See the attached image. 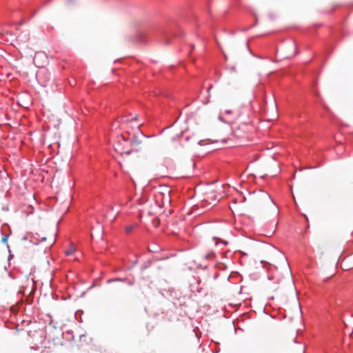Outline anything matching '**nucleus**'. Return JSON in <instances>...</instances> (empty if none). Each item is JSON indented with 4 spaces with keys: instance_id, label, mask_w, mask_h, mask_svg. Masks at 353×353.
I'll return each instance as SVG.
<instances>
[{
    "instance_id": "15",
    "label": "nucleus",
    "mask_w": 353,
    "mask_h": 353,
    "mask_svg": "<svg viewBox=\"0 0 353 353\" xmlns=\"http://www.w3.org/2000/svg\"><path fill=\"white\" fill-rule=\"evenodd\" d=\"M225 112L228 114H230L232 112V111L230 110H228V109H225Z\"/></svg>"
},
{
    "instance_id": "18",
    "label": "nucleus",
    "mask_w": 353,
    "mask_h": 353,
    "mask_svg": "<svg viewBox=\"0 0 353 353\" xmlns=\"http://www.w3.org/2000/svg\"><path fill=\"white\" fill-rule=\"evenodd\" d=\"M6 239H7V237H3V238L2 239L3 241H6Z\"/></svg>"
},
{
    "instance_id": "5",
    "label": "nucleus",
    "mask_w": 353,
    "mask_h": 353,
    "mask_svg": "<svg viewBox=\"0 0 353 353\" xmlns=\"http://www.w3.org/2000/svg\"><path fill=\"white\" fill-rule=\"evenodd\" d=\"M215 191H208L205 193V201L209 204H214L216 201H219L221 196H218L214 194Z\"/></svg>"
},
{
    "instance_id": "9",
    "label": "nucleus",
    "mask_w": 353,
    "mask_h": 353,
    "mask_svg": "<svg viewBox=\"0 0 353 353\" xmlns=\"http://www.w3.org/2000/svg\"><path fill=\"white\" fill-rule=\"evenodd\" d=\"M33 62H34V64L37 67H41L42 66L43 62L39 61L36 57L33 59Z\"/></svg>"
},
{
    "instance_id": "12",
    "label": "nucleus",
    "mask_w": 353,
    "mask_h": 353,
    "mask_svg": "<svg viewBox=\"0 0 353 353\" xmlns=\"http://www.w3.org/2000/svg\"><path fill=\"white\" fill-rule=\"evenodd\" d=\"M35 55H36L37 57H41V58H43V59H45V58H46V57H45V55H44L43 53H41V52H37V53L35 54Z\"/></svg>"
},
{
    "instance_id": "2",
    "label": "nucleus",
    "mask_w": 353,
    "mask_h": 353,
    "mask_svg": "<svg viewBox=\"0 0 353 353\" xmlns=\"http://www.w3.org/2000/svg\"><path fill=\"white\" fill-rule=\"evenodd\" d=\"M263 255L265 260H263L262 262L264 263L276 265L279 263L285 264L286 262V259L284 255L273 246H268L265 248L263 250Z\"/></svg>"
},
{
    "instance_id": "7",
    "label": "nucleus",
    "mask_w": 353,
    "mask_h": 353,
    "mask_svg": "<svg viewBox=\"0 0 353 353\" xmlns=\"http://www.w3.org/2000/svg\"><path fill=\"white\" fill-rule=\"evenodd\" d=\"M141 141L138 139L137 138H133L131 141V145L132 147V150H139L141 148Z\"/></svg>"
},
{
    "instance_id": "14",
    "label": "nucleus",
    "mask_w": 353,
    "mask_h": 353,
    "mask_svg": "<svg viewBox=\"0 0 353 353\" xmlns=\"http://www.w3.org/2000/svg\"><path fill=\"white\" fill-rule=\"evenodd\" d=\"M137 118H138V115L135 114L134 117L132 119L129 120V121H135L137 119Z\"/></svg>"
},
{
    "instance_id": "16",
    "label": "nucleus",
    "mask_w": 353,
    "mask_h": 353,
    "mask_svg": "<svg viewBox=\"0 0 353 353\" xmlns=\"http://www.w3.org/2000/svg\"><path fill=\"white\" fill-rule=\"evenodd\" d=\"M165 201H167V202H168V203H170V196H167V198H165Z\"/></svg>"
},
{
    "instance_id": "13",
    "label": "nucleus",
    "mask_w": 353,
    "mask_h": 353,
    "mask_svg": "<svg viewBox=\"0 0 353 353\" xmlns=\"http://www.w3.org/2000/svg\"><path fill=\"white\" fill-rule=\"evenodd\" d=\"M123 281V279H113V280H109L108 283H110L112 281Z\"/></svg>"
},
{
    "instance_id": "6",
    "label": "nucleus",
    "mask_w": 353,
    "mask_h": 353,
    "mask_svg": "<svg viewBox=\"0 0 353 353\" xmlns=\"http://www.w3.org/2000/svg\"><path fill=\"white\" fill-rule=\"evenodd\" d=\"M114 148L118 152H119L121 154H130L131 152V150H125L124 148H121L120 141H118L117 143V144L114 145Z\"/></svg>"
},
{
    "instance_id": "3",
    "label": "nucleus",
    "mask_w": 353,
    "mask_h": 353,
    "mask_svg": "<svg viewBox=\"0 0 353 353\" xmlns=\"http://www.w3.org/2000/svg\"><path fill=\"white\" fill-rule=\"evenodd\" d=\"M30 33L28 30L22 31L16 39V43L19 49L27 56H32V47L30 45Z\"/></svg>"
},
{
    "instance_id": "17",
    "label": "nucleus",
    "mask_w": 353,
    "mask_h": 353,
    "mask_svg": "<svg viewBox=\"0 0 353 353\" xmlns=\"http://www.w3.org/2000/svg\"><path fill=\"white\" fill-rule=\"evenodd\" d=\"M23 294H26V287L24 288L23 291Z\"/></svg>"
},
{
    "instance_id": "10",
    "label": "nucleus",
    "mask_w": 353,
    "mask_h": 353,
    "mask_svg": "<svg viewBox=\"0 0 353 353\" xmlns=\"http://www.w3.org/2000/svg\"><path fill=\"white\" fill-rule=\"evenodd\" d=\"M134 228V225H133L126 226L125 228V232L126 233L131 232V231L133 230Z\"/></svg>"
},
{
    "instance_id": "1",
    "label": "nucleus",
    "mask_w": 353,
    "mask_h": 353,
    "mask_svg": "<svg viewBox=\"0 0 353 353\" xmlns=\"http://www.w3.org/2000/svg\"><path fill=\"white\" fill-rule=\"evenodd\" d=\"M252 201L259 212H271L274 214L278 212L277 207L266 192L260 190L259 192L254 193Z\"/></svg>"
},
{
    "instance_id": "20",
    "label": "nucleus",
    "mask_w": 353,
    "mask_h": 353,
    "mask_svg": "<svg viewBox=\"0 0 353 353\" xmlns=\"http://www.w3.org/2000/svg\"><path fill=\"white\" fill-rule=\"evenodd\" d=\"M46 239V238H45V237H43V238L42 239V240H43V241H45Z\"/></svg>"
},
{
    "instance_id": "19",
    "label": "nucleus",
    "mask_w": 353,
    "mask_h": 353,
    "mask_svg": "<svg viewBox=\"0 0 353 353\" xmlns=\"http://www.w3.org/2000/svg\"><path fill=\"white\" fill-rule=\"evenodd\" d=\"M74 1V0H67V1H68V2H70V3H71V2Z\"/></svg>"
},
{
    "instance_id": "8",
    "label": "nucleus",
    "mask_w": 353,
    "mask_h": 353,
    "mask_svg": "<svg viewBox=\"0 0 353 353\" xmlns=\"http://www.w3.org/2000/svg\"><path fill=\"white\" fill-rule=\"evenodd\" d=\"M28 283L31 285V290L28 292L29 295H30L33 293V292L35 290V284H34V281H33V279H32Z\"/></svg>"
},
{
    "instance_id": "4",
    "label": "nucleus",
    "mask_w": 353,
    "mask_h": 353,
    "mask_svg": "<svg viewBox=\"0 0 353 353\" xmlns=\"http://www.w3.org/2000/svg\"><path fill=\"white\" fill-rule=\"evenodd\" d=\"M248 125L245 123H242L241 125L234 123L232 124V131L234 136L237 138H241L246 132Z\"/></svg>"
},
{
    "instance_id": "11",
    "label": "nucleus",
    "mask_w": 353,
    "mask_h": 353,
    "mask_svg": "<svg viewBox=\"0 0 353 353\" xmlns=\"http://www.w3.org/2000/svg\"><path fill=\"white\" fill-rule=\"evenodd\" d=\"M74 252V249L73 248H71L70 250L65 251L66 255H70Z\"/></svg>"
}]
</instances>
